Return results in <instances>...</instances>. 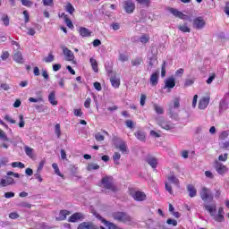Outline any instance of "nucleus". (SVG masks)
Returning a JSON list of instances; mask_svg holds the SVG:
<instances>
[{
	"label": "nucleus",
	"instance_id": "obj_14",
	"mask_svg": "<svg viewBox=\"0 0 229 229\" xmlns=\"http://www.w3.org/2000/svg\"><path fill=\"white\" fill-rule=\"evenodd\" d=\"M123 5L126 13H133V12H135V3L131 1H125Z\"/></svg>",
	"mask_w": 229,
	"mask_h": 229
},
{
	"label": "nucleus",
	"instance_id": "obj_23",
	"mask_svg": "<svg viewBox=\"0 0 229 229\" xmlns=\"http://www.w3.org/2000/svg\"><path fill=\"white\" fill-rule=\"evenodd\" d=\"M110 81L112 87H114V89H119V87H121V79L113 76L110 78Z\"/></svg>",
	"mask_w": 229,
	"mask_h": 229
},
{
	"label": "nucleus",
	"instance_id": "obj_54",
	"mask_svg": "<svg viewBox=\"0 0 229 229\" xmlns=\"http://www.w3.org/2000/svg\"><path fill=\"white\" fill-rule=\"evenodd\" d=\"M91 103H92V98H90L89 97L87 98L85 102H84L85 108H90V104Z\"/></svg>",
	"mask_w": 229,
	"mask_h": 229
},
{
	"label": "nucleus",
	"instance_id": "obj_30",
	"mask_svg": "<svg viewBox=\"0 0 229 229\" xmlns=\"http://www.w3.org/2000/svg\"><path fill=\"white\" fill-rule=\"evenodd\" d=\"M48 101L51 105L56 106L58 105V101H56V96L55 94V91H51L48 96Z\"/></svg>",
	"mask_w": 229,
	"mask_h": 229
},
{
	"label": "nucleus",
	"instance_id": "obj_63",
	"mask_svg": "<svg viewBox=\"0 0 229 229\" xmlns=\"http://www.w3.org/2000/svg\"><path fill=\"white\" fill-rule=\"evenodd\" d=\"M23 15H24V19H25V23L30 22V13L26 10L23 11Z\"/></svg>",
	"mask_w": 229,
	"mask_h": 229
},
{
	"label": "nucleus",
	"instance_id": "obj_43",
	"mask_svg": "<svg viewBox=\"0 0 229 229\" xmlns=\"http://www.w3.org/2000/svg\"><path fill=\"white\" fill-rule=\"evenodd\" d=\"M25 153L27 157H30V158H33V148L26 146L25 147Z\"/></svg>",
	"mask_w": 229,
	"mask_h": 229
},
{
	"label": "nucleus",
	"instance_id": "obj_20",
	"mask_svg": "<svg viewBox=\"0 0 229 229\" xmlns=\"http://www.w3.org/2000/svg\"><path fill=\"white\" fill-rule=\"evenodd\" d=\"M187 191L189 192V196L190 198H196L197 194H198V191L196 190V188L194 187V185L192 184H188L187 185Z\"/></svg>",
	"mask_w": 229,
	"mask_h": 229
},
{
	"label": "nucleus",
	"instance_id": "obj_44",
	"mask_svg": "<svg viewBox=\"0 0 229 229\" xmlns=\"http://www.w3.org/2000/svg\"><path fill=\"white\" fill-rule=\"evenodd\" d=\"M0 139H3V140H4L5 142H9L10 139L8 138V136L6 135V133L4 132V131L0 129Z\"/></svg>",
	"mask_w": 229,
	"mask_h": 229
},
{
	"label": "nucleus",
	"instance_id": "obj_31",
	"mask_svg": "<svg viewBox=\"0 0 229 229\" xmlns=\"http://www.w3.org/2000/svg\"><path fill=\"white\" fill-rule=\"evenodd\" d=\"M89 63L91 64V67L94 72H99V67L98 66V61L94 58L89 59Z\"/></svg>",
	"mask_w": 229,
	"mask_h": 229
},
{
	"label": "nucleus",
	"instance_id": "obj_61",
	"mask_svg": "<svg viewBox=\"0 0 229 229\" xmlns=\"http://www.w3.org/2000/svg\"><path fill=\"white\" fill-rule=\"evenodd\" d=\"M73 114L74 115H76V117H81L83 115V112H81V109H74Z\"/></svg>",
	"mask_w": 229,
	"mask_h": 229
},
{
	"label": "nucleus",
	"instance_id": "obj_55",
	"mask_svg": "<svg viewBox=\"0 0 229 229\" xmlns=\"http://www.w3.org/2000/svg\"><path fill=\"white\" fill-rule=\"evenodd\" d=\"M194 85V80L193 79H188L184 82V87H191Z\"/></svg>",
	"mask_w": 229,
	"mask_h": 229
},
{
	"label": "nucleus",
	"instance_id": "obj_8",
	"mask_svg": "<svg viewBox=\"0 0 229 229\" xmlns=\"http://www.w3.org/2000/svg\"><path fill=\"white\" fill-rule=\"evenodd\" d=\"M169 12L172 13V15L177 17V19H181L182 21H189V16L183 14V13L178 11V9L170 8Z\"/></svg>",
	"mask_w": 229,
	"mask_h": 229
},
{
	"label": "nucleus",
	"instance_id": "obj_26",
	"mask_svg": "<svg viewBox=\"0 0 229 229\" xmlns=\"http://www.w3.org/2000/svg\"><path fill=\"white\" fill-rule=\"evenodd\" d=\"M64 53L68 60V62H72L74 60V54L69 48H64Z\"/></svg>",
	"mask_w": 229,
	"mask_h": 229
},
{
	"label": "nucleus",
	"instance_id": "obj_38",
	"mask_svg": "<svg viewBox=\"0 0 229 229\" xmlns=\"http://www.w3.org/2000/svg\"><path fill=\"white\" fill-rule=\"evenodd\" d=\"M71 214L70 211H67L65 209H63L60 211V216H61V221H65L67 219V216Z\"/></svg>",
	"mask_w": 229,
	"mask_h": 229
},
{
	"label": "nucleus",
	"instance_id": "obj_5",
	"mask_svg": "<svg viewBox=\"0 0 229 229\" xmlns=\"http://www.w3.org/2000/svg\"><path fill=\"white\" fill-rule=\"evenodd\" d=\"M129 194L135 201H145L146 199V193L144 191L129 189Z\"/></svg>",
	"mask_w": 229,
	"mask_h": 229
},
{
	"label": "nucleus",
	"instance_id": "obj_59",
	"mask_svg": "<svg viewBox=\"0 0 229 229\" xmlns=\"http://www.w3.org/2000/svg\"><path fill=\"white\" fill-rule=\"evenodd\" d=\"M167 225H172L173 226H177L178 222L174 219L169 218L166 220Z\"/></svg>",
	"mask_w": 229,
	"mask_h": 229
},
{
	"label": "nucleus",
	"instance_id": "obj_2",
	"mask_svg": "<svg viewBox=\"0 0 229 229\" xmlns=\"http://www.w3.org/2000/svg\"><path fill=\"white\" fill-rule=\"evenodd\" d=\"M101 187L111 192H117V186L114 183V177L106 175L101 179Z\"/></svg>",
	"mask_w": 229,
	"mask_h": 229
},
{
	"label": "nucleus",
	"instance_id": "obj_18",
	"mask_svg": "<svg viewBox=\"0 0 229 229\" xmlns=\"http://www.w3.org/2000/svg\"><path fill=\"white\" fill-rule=\"evenodd\" d=\"M215 221H216L217 223H223V221H225V208H218V214L215 217Z\"/></svg>",
	"mask_w": 229,
	"mask_h": 229
},
{
	"label": "nucleus",
	"instance_id": "obj_40",
	"mask_svg": "<svg viewBox=\"0 0 229 229\" xmlns=\"http://www.w3.org/2000/svg\"><path fill=\"white\" fill-rule=\"evenodd\" d=\"M154 110L157 114H158L159 115H162V114H164V108H162V106L154 104Z\"/></svg>",
	"mask_w": 229,
	"mask_h": 229
},
{
	"label": "nucleus",
	"instance_id": "obj_47",
	"mask_svg": "<svg viewBox=\"0 0 229 229\" xmlns=\"http://www.w3.org/2000/svg\"><path fill=\"white\" fill-rule=\"evenodd\" d=\"M55 128V135H57V138L60 139V137L62 136V131L60 129V123H56Z\"/></svg>",
	"mask_w": 229,
	"mask_h": 229
},
{
	"label": "nucleus",
	"instance_id": "obj_56",
	"mask_svg": "<svg viewBox=\"0 0 229 229\" xmlns=\"http://www.w3.org/2000/svg\"><path fill=\"white\" fill-rule=\"evenodd\" d=\"M146 98L147 97L145 94H141L140 100V106H144L146 105Z\"/></svg>",
	"mask_w": 229,
	"mask_h": 229
},
{
	"label": "nucleus",
	"instance_id": "obj_52",
	"mask_svg": "<svg viewBox=\"0 0 229 229\" xmlns=\"http://www.w3.org/2000/svg\"><path fill=\"white\" fill-rule=\"evenodd\" d=\"M218 160H219V162H226V160H228V153H225L224 155H220L218 157Z\"/></svg>",
	"mask_w": 229,
	"mask_h": 229
},
{
	"label": "nucleus",
	"instance_id": "obj_21",
	"mask_svg": "<svg viewBox=\"0 0 229 229\" xmlns=\"http://www.w3.org/2000/svg\"><path fill=\"white\" fill-rule=\"evenodd\" d=\"M60 17H64V22L66 26H68L71 30L74 28V25L72 24V21L69 19V15L65 14V13H63Z\"/></svg>",
	"mask_w": 229,
	"mask_h": 229
},
{
	"label": "nucleus",
	"instance_id": "obj_7",
	"mask_svg": "<svg viewBox=\"0 0 229 229\" xmlns=\"http://www.w3.org/2000/svg\"><path fill=\"white\" fill-rule=\"evenodd\" d=\"M157 125L160 126V128H162L163 130H173L174 128V124L169 121H166L165 119H164L163 117H160L157 120Z\"/></svg>",
	"mask_w": 229,
	"mask_h": 229
},
{
	"label": "nucleus",
	"instance_id": "obj_29",
	"mask_svg": "<svg viewBox=\"0 0 229 229\" xmlns=\"http://www.w3.org/2000/svg\"><path fill=\"white\" fill-rule=\"evenodd\" d=\"M64 9L68 13H70V15H74V13L76 12V9H74V6H72V4H71V2H68L66 4Z\"/></svg>",
	"mask_w": 229,
	"mask_h": 229
},
{
	"label": "nucleus",
	"instance_id": "obj_53",
	"mask_svg": "<svg viewBox=\"0 0 229 229\" xmlns=\"http://www.w3.org/2000/svg\"><path fill=\"white\" fill-rule=\"evenodd\" d=\"M19 119H20L19 127L24 128V124H26V123L24 122V115L20 114Z\"/></svg>",
	"mask_w": 229,
	"mask_h": 229
},
{
	"label": "nucleus",
	"instance_id": "obj_28",
	"mask_svg": "<svg viewBox=\"0 0 229 229\" xmlns=\"http://www.w3.org/2000/svg\"><path fill=\"white\" fill-rule=\"evenodd\" d=\"M131 64L132 67H139V65H142V64H144V60L142 57H135L131 60Z\"/></svg>",
	"mask_w": 229,
	"mask_h": 229
},
{
	"label": "nucleus",
	"instance_id": "obj_13",
	"mask_svg": "<svg viewBox=\"0 0 229 229\" xmlns=\"http://www.w3.org/2000/svg\"><path fill=\"white\" fill-rule=\"evenodd\" d=\"M85 219V215L83 213H73L69 218V223H76V221H82Z\"/></svg>",
	"mask_w": 229,
	"mask_h": 229
},
{
	"label": "nucleus",
	"instance_id": "obj_60",
	"mask_svg": "<svg viewBox=\"0 0 229 229\" xmlns=\"http://www.w3.org/2000/svg\"><path fill=\"white\" fill-rule=\"evenodd\" d=\"M119 61L120 62H128V55H126L124 54H120Z\"/></svg>",
	"mask_w": 229,
	"mask_h": 229
},
{
	"label": "nucleus",
	"instance_id": "obj_37",
	"mask_svg": "<svg viewBox=\"0 0 229 229\" xmlns=\"http://www.w3.org/2000/svg\"><path fill=\"white\" fill-rule=\"evenodd\" d=\"M52 167L55 170V174H57V176L64 178V174H62V173L60 172V168H58V165L56 163H53Z\"/></svg>",
	"mask_w": 229,
	"mask_h": 229
},
{
	"label": "nucleus",
	"instance_id": "obj_45",
	"mask_svg": "<svg viewBox=\"0 0 229 229\" xmlns=\"http://www.w3.org/2000/svg\"><path fill=\"white\" fill-rule=\"evenodd\" d=\"M125 126L130 128V130H133V128H135V123H133L131 120H127L125 121Z\"/></svg>",
	"mask_w": 229,
	"mask_h": 229
},
{
	"label": "nucleus",
	"instance_id": "obj_48",
	"mask_svg": "<svg viewBox=\"0 0 229 229\" xmlns=\"http://www.w3.org/2000/svg\"><path fill=\"white\" fill-rule=\"evenodd\" d=\"M44 6H55V0H43Z\"/></svg>",
	"mask_w": 229,
	"mask_h": 229
},
{
	"label": "nucleus",
	"instance_id": "obj_58",
	"mask_svg": "<svg viewBox=\"0 0 229 229\" xmlns=\"http://www.w3.org/2000/svg\"><path fill=\"white\" fill-rule=\"evenodd\" d=\"M214 80H216V73H212L206 82L208 83V85H210L212 81H214Z\"/></svg>",
	"mask_w": 229,
	"mask_h": 229
},
{
	"label": "nucleus",
	"instance_id": "obj_25",
	"mask_svg": "<svg viewBox=\"0 0 229 229\" xmlns=\"http://www.w3.org/2000/svg\"><path fill=\"white\" fill-rule=\"evenodd\" d=\"M134 136L136 137V139H138V140H140L141 142H144L146 140V132H144L143 131H137L136 132H134Z\"/></svg>",
	"mask_w": 229,
	"mask_h": 229
},
{
	"label": "nucleus",
	"instance_id": "obj_19",
	"mask_svg": "<svg viewBox=\"0 0 229 229\" xmlns=\"http://www.w3.org/2000/svg\"><path fill=\"white\" fill-rule=\"evenodd\" d=\"M149 81L152 87L158 85V72H155L150 75Z\"/></svg>",
	"mask_w": 229,
	"mask_h": 229
},
{
	"label": "nucleus",
	"instance_id": "obj_34",
	"mask_svg": "<svg viewBox=\"0 0 229 229\" xmlns=\"http://www.w3.org/2000/svg\"><path fill=\"white\" fill-rule=\"evenodd\" d=\"M43 62H45V64H51V62H55V55L53 53L50 52L47 57L43 58Z\"/></svg>",
	"mask_w": 229,
	"mask_h": 229
},
{
	"label": "nucleus",
	"instance_id": "obj_42",
	"mask_svg": "<svg viewBox=\"0 0 229 229\" xmlns=\"http://www.w3.org/2000/svg\"><path fill=\"white\" fill-rule=\"evenodd\" d=\"M1 20L4 22V26H10V17H8L7 14H4Z\"/></svg>",
	"mask_w": 229,
	"mask_h": 229
},
{
	"label": "nucleus",
	"instance_id": "obj_24",
	"mask_svg": "<svg viewBox=\"0 0 229 229\" xmlns=\"http://www.w3.org/2000/svg\"><path fill=\"white\" fill-rule=\"evenodd\" d=\"M179 31H182V33H191V29L189 28V24L187 22H184L183 24L178 25Z\"/></svg>",
	"mask_w": 229,
	"mask_h": 229
},
{
	"label": "nucleus",
	"instance_id": "obj_15",
	"mask_svg": "<svg viewBox=\"0 0 229 229\" xmlns=\"http://www.w3.org/2000/svg\"><path fill=\"white\" fill-rule=\"evenodd\" d=\"M146 162L152 169H157V166L158 165V160L153 156H148L146 158Z\"/></svg>",
	"mask_w": 229,
	"mask_h": 229
},
{
	"label": "nucleus",
	"instance_id": "obj_46",
	"mask_svg": "<svg viewBox=\"0 0 229 229\" xmlns=\"http://www.w3.org/2000/svg\"><path fill=\"white\" fill-rule=\"evenodd\" d=\"M12 167H19L20 169H24L25 165L21 162H13L12 163Z\"/></svg>",
	"mask_w": 229,
	"mask_h": 229
},
{
	"label": "nucleus",
	"instance_id": "obj_12",
	"mask_svg": "<svg viewBox=\"0 0 229 229\" xmlns=\"http://www.w3.org/2000/svg\"><path fill=\"white\" fill-rule=\"evenodd\" d=\"M215 169L218 174H225L228 171L226 165L221 164L218 160L215 161Z\"/></svg>",
	"mask_w": 229,
	"mask_h": 229
},
{
	"label": "nucleus",
	"instance_id": "obj_33",
	"mask_svg": "<svg viewBox=\"0 0 229 229\" xmlns=\"http://www.w3.org/2000/svg\"><path fill=\"white\" fill-rule=\"evenodd\" d=\"M168 182H170V183H174V185H177V187L180 186V180H178L174 175L168 176Z\"/></svg>",
	"mask_w": 229,
	"mask_h": 229
},
{
	"label": "nucleus",
	"instance_id": "obj_16",
	"mask_svg": "<svg viewBox=\"0 0 229 229\" xmlns=\"http://www.w3.org/2000/svg\"><path fill=\"white\" fill-rule=\"evenodd\" d=\"M15 183V180L13 178L8 176L5 179H2L0 182V185L2 187H8V185H13Z\"/></svg>",
	"mask_w": 229,
	"mask_h": 229
},
{
	"label": "nucleus",
	"instance_id": "obj_27",
	"mask_svg": "<svg viewBox=\"0 0 229 229\" xmlns=\"http://www.w3.org/2000/svg\"><path fill=\"white\" fill-rule=\"evenodd\" d=\"M13 60H14V62H17V64H24V59L22 58V54L19 51L14 53Z\"/></svg>",
	"mask_w": 229,
	"mask_h": 229
},
{
	"label": "nucleus",
	"instance_id": "obj_17",
	"mask_svg": "<svg viewBox=\"0 0 229 229\" xmlns=\"http://www.w3.org/2000/svg\"><path fill=\"white\" fill-rule=\"evenodd\" d=\"M174 87H176L174 77L168 78L165 82V89H174Z\"/></svg>",
	"mask_w": 229,
	"mask_h": 229
},
{
	"label": "nucleus",
	"instance_id": "obj_36",
	"mask_svg": "<svg viewBox=\"0 0 229 229\" xmlns=\"http://www.w3.org/2000/svg\"><path fill=\"white\" fill-rule=\"evenodd\" d=\"M99 169V165L89 163L87 166V171H98Z\"/></svg>",
	"mask_w": 229,
	"mask_h": 229
},
{
	"label": "nucleus",
	"instance_id": "obj_64",
	"mask_svg": "<svg viewBox=\"0 0 229 229\" xmlns=\"http://www.w3.org/2000/svg\"><path fill=\"white\" fill-rule=\"evenodd\" d=\"M9 217L10 219H18L19 214H17L16 212H12L9 214Z\"/></svg>",
	"mask_w": 229,
	"mask_h": 229
},
{
	"label": "nucleus",
	"instance_id": "obj_39",
	"mask_svg": "<svg viewBox=\"0 0 229 229\" xmlns=\"http://www.w3.org/2000/svg\"><path fill=\"white\" fill-rule=\"evenodd\" d=\"M140 42H141V44H148V42H149V35H148V34H143V35L140 38Z\"/></svg>",
	"mask_w": 229,
	"mask_h": 229
},
{
	"label": "nucleus",
	"instance_id": "obj_62",
	"mask_svg": "<svg viewBox=\"0 0 229 229\" xmlns=\"http://www.w3.org/2000/svg\"><path fill=\"white\" fill-rule=\"evenodd\" d=\"M35 33H37L35 31V29H33V28H29L28 29L27 35H29L30 37H34Z\"/></svg>",
	"mask_w": 229,
	"mask_h": 229
},
{
	"label": "nucleus",
	"instance_id": "obj_35",
	"mask_svg": "<svg viewBox=\"0 0 229 229\" xmlns=\"http://www.w3.org/2000/svg\"><path fill=\"white\" fill-rule=\"evenodd\" d=\"M118 149H120L122 153H128V145H126V142L122 141L118 146Z\"/></svg>",
	"mask_w": 229,
	"mask_h": 229
},
{
	"label": "nucleus",
	"instance_id": "obj_4",
	"mask_svg": "<svg viewBox=\"0 0 229 229\" xmlns=\"http://www.w3.org/2000/svg\"><path fill=\"white\" fill-rule=\"evenodd\" d=\"M173 103L174 105L170 106L168 108V114L171 119H176V117H178V114L174 113V109L180 108V97L174 98Z\"/></svg>",
	"mask_w": 229,
	"mask_h": 229
},
{
	"label": "nucleus",
	"instance_id": "obj_11",
	"mask_svg": "<svg viewBox=\"0 0 229 229\" xmlns=\"http://www.w3.org/2000/svg\"><path fill=\"white\" fill-rule=\"evenodd\" d=\"M210 105V96L202 97L199 102V110H205Z\"/></svg>",
	"mask_w": 229,
	"mask_h": 229
},
{
	"label": "nucleus",
	"instance_id": "obj_57",
	"mask_svg": "<svg viewBox=\"0 0 229 229\" xmlns=\"http://www.w3.org/2000/svg\"><path fill=\"white\" fill-rule=\"evenodd\" d=\"M139 4H144L145 6L148 7L151 1L149 0H137Z\"/></svg>",
	"mask_w": 229,
	"mask_h": 229
},
{
	"label": "nucleus",
	"instance_id": "obj_51",
	"mask_svg": "<svg viewBox=\"0 0 229 229\" xmlns=\"http://www.w3.org/2000/svg\"><path fill=\"white\" fill-rule=\"evenodd\" d=\"M95 139L98 140V142H102V140H105V136L98 132L95 134Z\"/></svg>",
	"mask_w": 229,
	"mask_h": 229
},
{
	"label": "nucleus",
	"instance_id": "obj_50",
	"mask_svg": "<svg viewBox=\"0 0 229 229\" xmlns=\"http://www.w3.org/2000/svg\"><path fill=\"white\" fill-rule=\"evenodd\" d=\"M166 62L164 61L162 65H161V76L162 78H165V65H166Z\"/></svg>",
	"mask_w": 229,
	"mask_h": 229
},
{
	"label": "nucleus",
	"instance_id": "obj_1",
	"mask_svg": "<svg viewBox=\"0 0 229 229\" xmlns=\"http://www.w3.org/2000/svg\"><path fill=\"white\" fill-rule=\"evenodd\" d=\"M112 217L118 223H123V225H133V217L128 213L123 211H116L112 214Z\"/></svg>",
	"mask_w": 229,
	"mask_h": 229
},
{
	"label": "nucleus",
	"instance_id": "obj_10",
	"mask_svg": "<svg viewBox=\"0 0 229 229\" xmlns=\"http://www.w3.org/2000/svg\"><path fill=\"white\" fill-rule=\"evenodd\" d=\"M205 20H203V17H197L193 20V28L196 30H203L205 28Z\"/></svg>",
	"mask_w": 229,
	"mask_h": 229
},
{
	"label": "nucleus",
	"instance_id": "obj_22",
	"mask_svg": "<svg viewBox=\"0 0 229 229\" xmlns=\"http://www.w3.org/2000/svg\"><path fill=\"white\" fill-rule=\"evenodd\" d=\"M79 33L81 37H90V35H92V31L85 27H81L79 29Z\"/></svg>",
	"mask_w": 229,
	"mask_h": 229
},
{
	"label": "nucleus",
	"instance_id": "obj_49",
	"mask_svg": "<svg viewBox=\"0 0 229 229\" xmlns=\"http://www.w3.org/2000/svg\"><path fill=\"white\" fill-rule=\"evenodd\" d=\"M10 58V53L8 51H3L1 55V59L4 61L8 60Z\"/></svg>",
	"mask_w": 229,
	"mask_h": 229
},
{
	"label": "nucleus",
	"instance_id": "obj_9",
	"mask_svg": "<svg viewBox=\"0 0 229 229\" xmlns=\"http://www.w3.org/2000/svg\"><path fill=\"white\" fill-rule=\"evenodd\" d=\"M77 229H99V226L93 222L88 221L79 224Z\"/></svg>",
	"mask_w": 229,
	"mask_h": 229
},
{
	"label": "nucleus",
	"instance_id": "obj_32",
	"mask_svg": "<svg viewBox=\"0 0 229 229\" xmlns=\"http://www.w3.org/2000/svg\"><path fill=\"white\" fill-rule=\"evenodd\" d=\"M204 208L205 210H207L208 212H209V214L211 216H214V212H216V204L213 205H204Z\"/></svg>",
	"mask_w": 229,
	"mask_h": 229
},
{
	"label": "nucleus",
	"instance_id": "obj_41",
	"mask_svg": "<svg viewBox=\"0 0 229 229\" xmlns=\"http://www.w3.org/2000/svg\"><path fill=\"white\" fill-rule=\"evenodd\" d=\"M22 6H26L27 8H31L33 6V2L31 0H21Z\"/></svg>",
	"mask_w": 229,
	"mask_h": 229
},
{
	"label": "nucleus",
	"instance_id": "obj_6",
	"mask_svg": "<svg viewBox=\"0 0 229 229\" xmlns=\"http://www.w3.org/2000/svg\"><path fill=\"white\" fill-rule=\"evenodd\" d=\"M95 216L97 217V219L98 221L103 223V225H105V226H106V228H108V229H123V227H119V225H115L114 223L107 221L103 216H101V215H99V214H96Z\"/></svg>",
	"mask_w": 229,
	"mask_h": 229
},
{
	"label": "nucleus",
	"instance_id": "obj_3",
	"mask_svg": "<svg viewBox=\"0 0 229 229\" xmlns=\"http://www.w3.org/2000/svg\"><path fill=\"white\" fill-rule=\"evenodd\" d=\"M199 196L205 203H212L214 201V194H212V191L208 187L203 186L200 189Z\"/></svg>",
	"mask_w": 229,
	"mask_h": 229
}]
</instances>
